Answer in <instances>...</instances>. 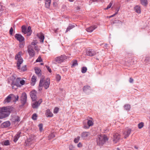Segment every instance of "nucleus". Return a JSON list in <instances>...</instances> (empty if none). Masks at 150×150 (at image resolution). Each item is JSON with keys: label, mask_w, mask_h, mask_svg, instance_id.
<instances>
[{"label": "nucleus", "mask_w": 150, "mask_h": 150, "mask_svg": "<svg viewBox=\"0 0 150 150\" xmlns=\"http://www.w3.org/2000/svg\"><path fill=\"white\" fill-rule=\"evenodd\" d=\"M51 2V0H45V7L46 8H49L50 7Z\"/></svg>", "instance_id": "cd10ccee"}, {"label": "nucleus", "mask_w": 150, "mask_h": 150, "mask_svg": "<svg viewBox=\"0 0 150 150\" xmlns=\"http://www.w3.org/2000/svg\"><path fill=\"white\" fill-rule=\"evenodd\" d=\"M144 123L143 122H141L139 124H138V126L139 129L142 128L144 126Z\"/></svg>", "instance_id": "79ce46f5"}, {"label": "nucleus", "mask_w": 150, "mask_h": 150, "mask_svg": "<svg viewBox=\"0 0 150 150\" xmlns=\"http://www.w3.org/2000/svg\"><path fill=\"white\" fill-rule=\"evenodd\" d=\"M86 54L88 56L92 57L96 55V52L94 50L90 49L87 51Z\"/></svg>", "instance_id": "9b49d317"}, {"label": "nucleus", "mask_w": 150, "mask_h": 150, "mask_svg": "<svg viewBox=\"0 0 150 150\" xmlns=\"http://www.w3.org/2000/svg\"><path fill=\"white\" fill-rule=\"evenodd\" d=\"M45 114L47 117H52L53 116V114L49 109L46 110Z\"/></svg>", "instance_id": "bb28decb"}, {"label": "nucleus", "mask_w": 150, "mask_h": 150, "mask_svg": "<svg viewBox=\"0 0 150 150\" xmlns=\"http://www.w3.org/2000/svg\"><path fill=\"white\" fill-rule=\"evenodd\" d=\"M13 28L12 27H11L9 30V34L10 35H13Z\"/></svg>", "instance_id": "3c124183"}, {"label": "nucleus", "mask_w": 150, "mask_h": 150, "mask_svg": "<svg viewBox=\"0 0 150 150\" xmlns=\"http://www.w3.org/2000/svg\"><path fill=\"white\" fill-rule=\"evenodd\" d=\"M1 144L3 145L7 146L10 144L9 141L8 140H5L1 142Z\"/></svg>", "instance_id": "c85d7f7f"}, {"label": "nucleus", "mask_w": 150, "mask_h": 150, "mask_svg": "<svg viewBox=\"0 0 150 150\" xmlns=\"http://www.w3.org/2000/svg\"><path fill=\"white\" fill-rule=\"evenodd\" d=\"M119 8H118L117 10V11L114 14H113L112 15H111L110 16V18H111V17H114V16L116 14H117L118 12V11H119Z\"/></svg>", "instance_id": "8fccbe9b"}, {"label": "nucleus", "mask_w": 150, "mask_h": 150, "mask_svg": "<svg viewBox=\"0 0 150 150\" xmlns=\"http://www.w3.org/2000/svg\"><path fill=\"white\" fill-rule=\"evenodd\" d=\"M43 76L40 79L39 82V87L42 88L43 86H44V88L45 89H47L49 87V85L50 83V79L49 78H47L46 79L45 82L44 83V78L43 77Z\"/></svg>", "instance_id": "7ed1b4c3"}, {"label": "nucleus", "mask_w": 150, "mask_h": 150, "mask_svg": "<svg viewBox=\"0 0 150 150\" xmlns=\"http://www.w3.org/2000/svg\"><path fill=\"white\" fill-rule=\"evenodd\" d=\"M76 25L75 24H69L66 30L65 31V33H67L71 29L75 27Z\"/></svg>", "instance_id": "412c9836"}, {"label": "nucleus", "mask_w": 150, "mask_h": 150, "mask_svg": "<svg viewBox=\"0 0 150 150\" xmlns=\"http://www.w3.org/2000/svg\"><path fill=\"white\" fill-rule=\"evenodd\" d=\"M112 5V3L110 2L109 4L107 6V7L105 9V10H108L110 8Z\"/></svg>", "instance_id": "49530a36"}, {"label": "nucleus", "mask_w": 150, "mask_h": 150, "mask_svg": "<svg viewBox=\"0 0 150 150\" xmlns=\"http://www.w3.org/2000/svg\"><path fill=\"white\" fill-rule=\"evenodd\" d=\"M35 72L38 77H40L42 75L41 70L39 68L36 67L35 68Z\"/></svg>", "instance_id": "aec40b11"}, {"label": "nucleus", "mask_w": 150, "mask_h": 150, "mask_svg": "<svg viewBox=\"0 0 150 150\" xmlns=\"http://www.w3.org/2000/svg\"><path fill=\"white\" fill-rule=\"evenodd\" d=\"M141 4L144 6H146L148 4L147 0H140Z\"/></svg>", "instance_id": "7c9ffc66"}, {"label": "nucleus", "mask_w": 150, "mask_h": 150, "mask_svg": "<svg viewBox=\"0 0 150 150\" xmlns=\"http://www.w3.org/2000/svg\"><path fill=\"white\" fill-rule=\"evenodd\" d=\"M22 32L24 34H26L27 33L26 32L27 28L25 25H23L21 27Z\"/></svg>", "instance_id": "c756f323"}, {"label": "nucleus", "mask_w": 150, "mask_h": 150, "mask_svg": "<svg viewBox=\"0 0 150 150\" xmlns=\"http://www.w3.org/2000/svg\"><path fill=\"white\" fill-rule=\"evenodd\" d=\"M40 105V103L37 101H35L32 104V107L33 108H37Z\"/></svg>", "instance_id": "393cba45"}, {"label": "nucleus", "mask_w": 150, "mask_h": 150, "mask_svg": "<svg viewBox=\"0 0 150 150\" xmlns=\"http://www.w3.org/2000/svg\"><path fill=\"white\" fill-rule=\"evenodd\" d=\"M124 108L125 110H129L131 108L130 105L129 104H126L124 105Z\"/></svg>", "instance_id": "2f4dec72"}, {"label": "nucleus", "mask_w": 150, "mask_h": 150, "mask_svg": "<svg viewBox=\"0 0 150 150\" xmlns=\"http://www.w3.org/2000/svg\"><path fill=\"white\" fill-rule=\"evenodd\" d=\"M58 30V28H57L56 30H54V32L55 33H57V32Z\"/></svg>", "instance_id": "338daca9"}, {"label": "nucleus", "mask_w": 150, "mask_h": 150, "mask_svg": "<svg viewBox=\"0 0 150 150\" xmlns=\"http://www.w3.org/2000/svg\"><path fill=\"white\" fill-rule=\"evenodd\" d=\"M14 36L15 39L20 43L23 42L25 40L24 38L21 34L16 33Z\"/></svg>", "instance_id": "423d86ee"}, {"label": "nucleus", "mask_w": 150, "mask_h": 150, "mask_svg": "<svg viewBox=\"0 0 150 150\" xmlns=\"http://www.w3.org/2000/svg\"><path fill=\"white\" fill-rule=\"evenodd\" d=\"M37 93L36 91L35 90L32 91L30 92V96L33 101H36L37 98V97L36 95Z\"/></svg>", "instance_id": "1a4fd4ad"}, {"label": "nucleus", "mask_w": 150, "mask_h": 150, "mask_svg": "<svg viewBox=\"0 0 150 150\" xmlns=\"http://www.w3.org/2000/svg\"><path fill=\"white\" fill-rule=\"evenodd\" d=\"M90 127H89L88 125L87 126L86 125H85L84 126L83 128L84 129H88Z\"/></svg>", "instance_id": "680f3d73"}, {"label": "nucleus", "mask_w": 150, "mask_h": 150, "mask_svg": "<svg viewBox=\"0 0 150 150\" xmlns=\"http://www.w3.org/2000/svg\"><path fill=\"white\" fill-rule=\"evenodd\" d=\"M83 91L87 94H89L91 93L90 86L88 85L84 86L83 88Z\"/></svg>", "instance_id": "9d476101"}, {"label": "nucleus", "mask_w": 150, "mask_h": 150, "mask_svg": "<svg viewBox=\"0 0 150 150\" xmlns=\"http://www.w3.org/2000/svg\"><path fill=\"white\" fill-rule=\"evenodd\" d=\"M37 115L36 113H34L32 115V119L34 120H36L37 119Z\"/></svg>", "instance_id": "ea45409f"}, {"label": "nucleus", "mask_w": 150, "mask_h": 150, "mask_svg": "<svg viewBox=\"0 0 150 150\" xmlns=\"http://www.w3.org/2000/svg\"><path fill=\"white\" fill-rule=\"evenodd\" d=\"M36 77L33 75L32 77L31 81L32 82L31 83V85L32 86L35 85L36 81Z\"/></svg>", "instance_id": "a878e982"}, {"label": "nucleus", "mask_w": 150, "mask_h": 150, "mask_svg": "<svg viewBox=\"0 0 150 150\" xmlns=\"http://www.w3.org/2000/svg\"><path fill=\"white\" fill-rule=\"evenodd\" d=\"M27 95L25 93H23L21 97V100L23 105H24L27 101Z\"/></svg>", "instance_id": "ddd939ff"}, {"label": "nucleus", "mask_w": 150, "mask_h": 150, "mask_svg": "<svg viewBox=\"0 0 150 150\" xmlns=\"http://www.w3.org/2000/svg\"><path fill=\"white\" fill-rule=\"evenodd\" d=\"M87 124L90 127L91 126H92L93 125V123L91 120H88L87 122Z\"/></svg>", "instance_id": "c9c22d12"}, {"label": "nucleus", "mask_w": 150, "mask_h": 150, "mask_svg": "<svg viewBox=\"0 0 150 150\" xmlns=\"http://www.w3.org/2000/svg\"><path fill=\"white\" fill-rule=\"evenodd\" d=\"M32 32H28L27 33V35L28 36H30Z\"/></svg>", "instance_id": "e2e57ef3"}, {"label": "nucleus", "mask_w": 150, "mask_h": 150, "mask_svg": "<svg viewBox=\"0 0 150 150\" xmlns=\"http://www.w3.org/2000/svg\"><path fill=\"white\" fill-rule=\"evenodd\" d=\"M42 99H40L38 101V103H40V105L41 103H42Z\"/></svg>", "instance_id": "bf43d9fd"}, {"label": "nucleus", "mask_w": 150, "mask_h": 150, "mask_svg": "<svg viewBox=\"0 0 150 150\" xmlns=\"http://www.w3.org/2000/svg\"><path fill=\"white\" fill-rule=\"evenodd\" d=\"M114 23H122V22L120 20H115L113 22Z\"/></svg>", "instance_id": "6e6d98bb"}, {"label": "nucleus", "mask_w": 150, "mask_h": 150, "mask_svg": "<svg viewBox=\"0 0 150 150\" xmlns=\"http://www.w3.org/2000/svg\"><path fill=\"white\" fill-rule=\"evenodd\" d=\"M38 36L39 38L40 39V42H41L43 43L44 42V40L45 38L44 35L42 33H40L38 35Z\"/></svg>", "instance_id": "4be33fe9"}, {"label": "nucleus", "mask_w": 150, "mask_h": 150, "mask_svg": "<svg viewBox=\"0 0 150 150\" xmlns=\"http://www.w3.org/2000/svg\"><path fill=\"white\" fill-rule=\"evenodd\" d=\"M21 134V131H19L15 135L14 137L13 141L16 143L18 140V139L20 137V135Z\"/></svg>", "instance_id": "6ab92c4d"}, {"label": "nucleus", "mask_w": 150, "mask_h": 150, "mask_svg": "<svg viewBox=\"0 0 150 150\" xmlns=\"http://www.w3.org/2000/svg\"><path fill=\"white\" fill-rule=\"evenodd\" d=\"M33 140V138L32 136H30L28 139L25 141V143L26 146H29L32 143V141Z\"/></svg>", "instance_id": "2eb2a0df"}, {"label": "nucleus", "mask_w": 150, "mask_h": 150, "mask_svg": "<svg viewBox=\"0 0 150 150\" xmlns=\"http://www.w3.org/2000/svg\"><path fill=\"white\" fill-rule=\"evenodd\" d=\"M68 56L65 54L62 55L60 56L57 57L55 59V61L57 63H60L67 59Z\"/></svg>", "instance_id": "39448f33"}, {"label": "nucleus", "mask_w": 150, "mask_h": 150, "mask_svg": "<svg viewBox=\"0 0 150 150\" xmlns=\"http://www.w3.org/2000/svg\"><path fill=\"white\" fill-rule=\"evenodd\" d=\"M78 65V63L77 60H73L72 64L71 66V67H74L77 66Z\"/></svg>", "instance_id": "473e14b6"}, {"label": "nucleus", "mask_w": 150, "mask_h": 150, "mask_svg": "<svg viewBox=\"0 0 150 150\" xmlns=\"http://www.w3.org/2000/svg\"><path fill=\"white\" fill-rule=\"evenodd\" d=\"M11 111L7 107H3L0 108V119H2L8 116Z\"/></svg>", "instance_id": "f03ea898"}, {"label": "nucleus", "mask_w": 150, "mask_h": 150, "mask_svg": "<svg viewBox=\"0 0 150 150\" xmlns=\"http://www.w3.org/2000/svg\"><path fill=\"white\" fill-rule=\"evenodd\" d=\"M56 80L57 81H59L61 79V76L59 74H57L56 76Z\"/></svg>", "instance_id": "e433bc0d"}, {"label": "nucleus", "mask_w": 150, "mask_h": 150, "mask_svg": "<svg viewBox=\"0 0 150 150\" xmlns=\"http://www.w3.org/2000/svg\"><path fill=\"white\" fill-rule=\"evenodd\" d=\"M20 70L21 72H24L27 70L26 66V65L23 66Z\"/></svg>", "instance_id": "4c0bfd02"}, {"label": "nucleus", "mask_w": 150, "mask_h": 150, "mask_svg": "<svg viewBox=\"0 0 150 150\" xmlns=\"http://www.w3.org/2000/svg\"><path fill=\"white\" fill-rule=\"evenodd\" d=\"M129 81L130 83H132L133 81V79L132 78H130Z\"/></svg>", "instance_id": "4d7b16f0"}, {"label": "nucleus", "mask_w": 150, "mask_h": 150, "mask_svg": "<svg viewBox=\"0 0 150 150\" xmlns=\"http://www.w3.org/2000/svg\"><path fill=\"white\" fill-rule=\"evenodd\" d=\"M89 134L88 132H82L81 134V137L82 139H86Z\"/></svg>", "instance_id": "f3484780"}, {"label": "nucleus", "mask_w": 150, "mask_h": 150, "mask_svg": "<svg viewBox=\"0 0 150 150\" xmlns=\"http://www.w3.org/2000/svg\"><path fill=\"white\" fill-rule=\"evenodd\" d=\"M97 27V25H93L87 28L86 29V31L88 32H91Z\"/></svg>", "instance_id": "dca6fc26"}, {"label": "nucleus", "mask_w": 150, "mask_h": 150, "mask_svg": "<svg viewBox=\"0 0 150 150\" xmlns=\"http://www.w3.org/2000/svg\"><path fill=\"white\" fill-rule=\"evenodd\" d=\"M150 60V58L149 57H147L146 58V59H145V61L146 62H149V61Z\"/></svg>", "instance_id": "052dcab7"}, {"label": "nucleus", "mask_w": 150, "mask_h": 150, "mask_svg": "<svg viewBox=\"0 0 150 150\" xmlns=\"http://www.w3.org/2000/svg\"><path fill=\"white\" fill-rule=\"evenodd\" d=\"M25 45V43L23 42H21L19 44L20 47L21 48L23 47Z\"/></svg>", "instance_id": "5fc2aeb1"}, {"label": "nucleus", "mask_w": 150, "mask_h": 150, "mask_svg": "<svg viewBox=\"0 0 150 150\" xmlns=\"http://www.w3.org/2000/svg\"><path fill=\"white\" fill-rule=\"evenodd\" d=\"M11 124L10 122L9 121H7L1 124V127L2 128H6L9 127Z\"/></svg>", "instance_id": "f8f14e48"}, {"label": "nucleus", "mask_w": 150, "mask_h": 150, "mask_svg": "<svg viewBox=\"0 0 150 150\" xmlns=\"http://www.w3.org/2000/svg\"><path fill=\"white\" fill-rule=\"evenodd\" d=\"M134 10L136 12L139 14L141 13V8L140 6L139 5H137L134 7Z\"/></svg>", "instance_id": "b1692460"}, {"label": "nucleus", "mask_w": 150, "mask_h": 150, "mask_svg": "<svg viewBox=\"0 0 150 150\" xmlns=\"http://www.w3.org/2000/svg\"><path fill=\"white\" fill-rule=\"evenodd\" d=\"M26 32H27V33L32 32V31L31 29V28L30 26H28V27L27 29V30H26Z\"/></svg>", "instance_id": "09e8293b"}, {"label": "nucleus", "mask_w": 150, "mask_h": 150, "mask_svg": "<svg viewBox=\"0 0 150 150\" xmlns=\"http://www.w3.org/2000/svg\"><path fill=\"white\" fill-rule=\"evenodd\" d=\"M107 46H108L107 44H105L104 47H105L107 48Z\"/></svg>", "instance_id": "774afa93"}, {"label": "nucleus", "mask_w": 150, "mask_h": 150, "mask_svg": "<svg viewBox=\"0 0 150 150\" xmlns=\"http://www.w3.org/2000/svg\"><path fill=\"white\" fill-rule=\"evenodd\" d=\"M46 67L47 70L49 71V72L51 73L52 72V70L50 68V67L47 66H46Z\"/></svg>", "instance_id": "864d4df0"}, {"label": "nucleus", "mask_w": 150, "mask_h": 150, "mask_svg": "<svg viewBox=\"0 0 150 150\" xmlns=\"http://www.w3.org/2000/svg\"><path fill=\"white\" fill-rule=\"evenodd\" d=\"M21 79V78H18L16 80H13L11 84L12 87H13V86H16L17 87L21 86L19 84L20 81Z\"/></svg>", "instance_id": "0eeeda50"}, {"label": "nucleus", "mask_w": 150, "mask_h": 150, "mask_svg": "<svg viewBox=\"0 0 150 150\" xmlns=\"http://www.w3.org/2000/svg\"><path fill=\"white\" fill-rule=\"evenodd\" d=\"M27 51L30 56L31 57H33L35 56V51L33 49L31 48L30 45H29L28 46Z\"/></svg>", "instance_id": "6e6552de"}, {"label": "nucleus", "mask_w": 150, "mask_h": 150, "mask_svg": "<svg viewBox=\"0 0 150 150\" xmlns=\"http://www.w3.org/2000/svg\"><path fill=\"white\" fill-rule=\"evenodd\" d=\"M38 127L39 129V130L40 132H42L43 130V124L42 123L39 124L38 125Z\"/></svg>", "instance_id": "37998d69"}, {"label": "nucleus", "mask_w": 150, "mask_h": 150, "mask_svg": "<svg viewBox=\"0 0 150 150\" xmlns=\"http://www.w3.org/2000/svg\"><path fill=\"white\" fill-rule=\"evenodd\" d=\"M113 137V141L115 143H116L120 139V135L118 133H115L114 134Z\"/></svg>", "instance_id": "4468645a"}, {"label": "nucleus", "mask_w": 150, "mask_h": 150, "mask_svg": "<svg viewBox=\"0 0 150 150\" xmlns=\"http://www.w3.org/2000/svg\"><path fill=\"white\" fill-rule=\"evenodd\" d=\"M77 146L78 147H81L82 146V144L81 142H79L77 144Z\"/></svg>", "instance_id": "13d9d810"}, {"label": "nucleus", "mask_w": 150, "mask_h": 150, "mask_svg": "<svg viewBox=\"0 0 150 150\" xmlns=\"http://www.w3.org/2000/svg\"><path fill=\"white\" fill-rule=\"evenodd\" d=\"M69 148L70 150H74V147L72 145H70L69 146Z\"/></svg>", "instance_id": "603ef678"}, {"label": "nucleus", "mask_w": 150, "mask_h": 150, "mask_svg": "<svg viewBox=\"0 0 150 150\" xmlns=\"http://www.w3.org/2000/svg\"><path fill=\"white\" fill-rule=\"evenodd\" d=\"M19 84H20L21 85H24L25 83V81L24 80H20L19 82Z\"/></svg>", "instance_id": "de8ad7c7"}, {"label": "nucleus", "mask_w": 150, "mask_h": 150, "mask_svg": "<svg viewBox=\"0 0 150 150\" xmlns=\"http://www.w3.org/2000/svg\"><path fill=\"white\" fill-rule=\"evenodd\" d=\"M11 94H10L6 97L4 101V103L10 102L11 99Z\"/></svg>", "instance_id": "5701e85b"}, {"label": "nucleus", "mask_w": 150, "mask_h": 150, "mask_svg": "<svg viewBox=\"0 0 150 150\" xmlns=\"http://www.w3.org/2000/svg\"><path fill=\"white\" fill-rule=\"evenodd\" d=\"M55 135L54 133H51L50 134L48 137V139L49 140H50L51 139L54 138V137H55Z\"/></svg>", "instance_id": "72a5a7b5"}, {"label": "nucleus", "mask_w": 150, "mask_h": 150, "mask_svg": "<svg viewBox=\"0 0 150 150\" xmlns=\"http://www.w3.org/2000/svg\"><path fill=\"white\" fill-rule=\"evenodd\" d=\"M108 139L107 137L105 135H98L96 138L97 144L99 146H102Z\"/></svg>", "instance_id": "f257e3e1"}, {"label": "nucleus", "mask_w": 150, "mask_h": 150, "mask_svg": "<svg viewBox=\"0 0 150 150\" xmlns=\"http://www.w3.org/2000/svg\"><path fill=\"white\" fill-rule=\"evenodd\" d=\"M59 110V108L57 107H56L54 110V113H57Z\"/></svg>", "instance_id": "a18cd8bd"}, {"label": "nucleus", "mask_w": 150, "mask_h": 150, "mask_svg": "<svg viewBox=\"0 0 150 150\" xmlns=\"http://www.w3.org/2000/svg\"><path fill=\"white\" fill-rule=\"evenodd\" d=\"M22 52H20L18 53L15 56V59H17V66L18 69H20L21 65L23 62V59L21 56V54Z\"/></svg>", "instance_id": "20e7f679"}, {"label": "nucleus", "mask_w": 150, "mask_h": 150, "mask_svg": "<svg viewBox=\"0 0 150 150\" xmlns=\"http://www.w3.org/2000/svg\"><path fill=\"white\" fill-rule=\"evenodd\" d=\"M80 137L79 136H78L76 138H75L74 139V142L76 143L78 142L79 140H80Z\"/></svg>", "instance_id": "a19ab883"}, {"label": "nucleus", "mask_w": 150, "mask_h": 150, "mask_svg": "<svg viewBox=\"0 0 150 150\" xmlns=\"http://www.w3.org/2000/svg\"><path fill=\"white\" fill-rule=\"evenodd\" d=\"M87 70V67H83L82 68L81 71L82 73L84 74V73H85L86 72Z\"/></svg>", "instance_id": "58836bf2"}, {"label": "nucleus", "mask_w": 150, "mask_h": 150, "mask_svg": "<svg viewBox=\"0 0 150 150\" xmlns=\"http://www.w3.org/2000/svg\"><path fill=\"white\" fill-rule=\"evenodd\" d=\"M131 132V129H129L127 131H125L123 133V135H124V138L126 139L127 137H128L130 134Z\"/></svg>", "instance_id": "a211bd4d"}, {"label": "nucleus", "mask_w": 150, "mask_h": 150, "mask_svg": "<svg viewBox=\"0 0 150 150\" xmlns=\"http://www.w3.org/2000/svg\"><path fill=\"white\" fill-rule=\"evenodd\" d=\"M42 62V59L41 57L40 56H39L38 59H36V62Z\"/></svg>", "instance_id": "c03bdc74"}, {"label": "nucleus", "mask_w": 150, "mask_h": 150, "mask_svg": "<svg viewBox=\"0 0 150 150\" xmlns=\"http://www.w3.org/2000/svg\"><path fill=\"white\" fill-rule=\"evenodd\" d=\"M15 99L16 100V101L18 100V96H17L16 97H15Z\"/></svg>", "instance_id": "0e129e2a"}, {"label": "nucleus", "mask_w": 150, "mask_h": 150, "mask_svg": "<svg viewBox=\"0 0 150 150\" xmlns=\"http://www.w3.org/2000/svg\"><path fill=\"white\" fill-rule=\"evenodd\" d=\"M31 44L35 46L36 45V43H35V42H32L31 43Z\"/></svg>", "instance_id": "69168bd1"}, {"label": "nucleus", "mask_w": 150, "mask_h": 150, "mask_svg": "<svg viewBox=\"0 0 150 150\" xmlns=\"http://www.w3.org/2000/svg\"><path fill=\"white\" fill-rule=\"evenodd\" d=\"M20 118L19 116H16L14 119V122H19L20 121Z\"/></svg>", "instance_id": "f704fd0d"}]
</instances>
